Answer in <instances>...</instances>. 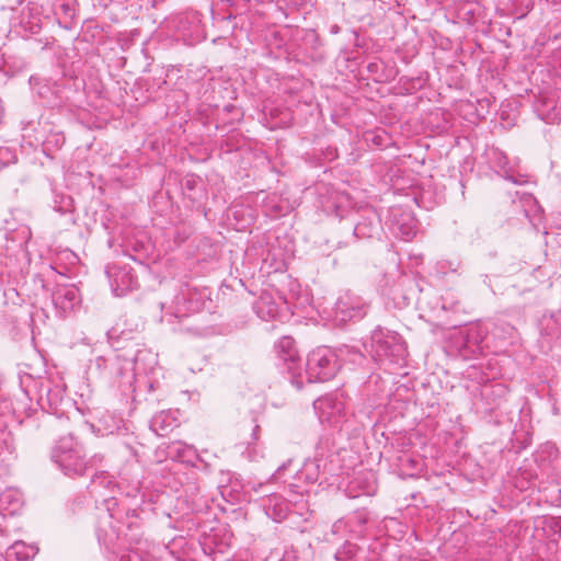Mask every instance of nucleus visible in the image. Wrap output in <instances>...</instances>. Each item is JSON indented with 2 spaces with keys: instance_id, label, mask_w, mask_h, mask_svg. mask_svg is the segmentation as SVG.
Segmentation results:
<instances>
[{
  "instance_id": "nucleus-20",
  "label": "nucleus",
  "mask_w": 561,
  "mask_h": 561,
  "mask_svg": "<svg viewBox=\"0 0 561 561\" xmlns=\"http://www.w3.org/2000/svg\"><path fill=\"white\" fill-rule=\"evenodd\" d=\"M92 482L94 484H100V485H104L107 488L113 484L111 477L104 472L95 474L92 479Z\"/></svg>"
},
{
  "instance_id": "nucleus-5",
  "label": "nucleus",
  "mask_w": 561,
  "mask_h": 561,
  "mask_svg": "<svg viewBox=\"0 0 561 561\" xmlns=\"http://www.w3.org/2000/svg\"><path fill=\"white\" fill-rule=\"evenodd\" d=\"M313 408L321 423H329L333 426H337L345 415L344 402L333 393L314 400Z\"/></svg>"
},
{
  "instance_id": "nucleus-3",
  "label": "nucleus",
  "mask_w": 561,
  "mask_h": 561,
  "mask_svg": "<svg viewBox=\"0 0 561 561\" xmlns=\"http://www.w3.org/2000/svg\"><path fill=\"white\" fill-rule=\"evenodd\" d=\"M53 460L68 476H83L88 468L82 447L72 437H62L51 454Z\"/></svg>"
},
{
  "instance_id": "nucleus-18",
  "label": "nucleus",
  "mask_w": 561,
  "mask_h": 561,
  "mask_svg": "<svg viewBox=\"0 0 561 561\" xmlns=\"http://www.w3.org/2000/svg\"><path fill=\"white\" fill-rule=\"evenodd\" d=\"M145 546H139L121 554L118 561H142Z\"/></svg>"
},
{
  "instance_id": "nucleus-21",
  "label": "nucleus",
  "mask_w": 561,
  "mask_h": 561,
  "mask_svg": "<svg viewBox=\"0 0 561 561\" xmlns=\"http://www.w3.org/2000/svg\"><path fill=\"white\" fill-rule=\"evenodd\" d=\"M428 408H430V412L428 414L426 415L427 417H433L435 416L437 413H439V404L438 402H432L428 404Z\"/></svg>"
},
{
  "instance_id": "nucleus-4",
  "label": "nucleus",
  "mask_w": 561,
  "mask_h": 561,
  "mask_svg": "<svg viewBox=\"0 0 561 561\" xmlns=\"http://www.w3.org/2000/svg\"><path fill=\"white\" fill-rule=\"evenodd\" d=\"M275 352L280 360L287 365V371L290 374V380L297 389H301L304 380L299 367L298 351L295 341L290 336H282L275 343Z\"/></svg>"
},
{
  "instance_id": "nucleus-16",
  "label": "nucleus",
  "mask_w": 561,
  "mask_h": 561,
  "mask_svg": "<svg viewBox=\"0 0 561 561\" xmlns=\"http://www.w3.org/2000/svg\"><path fill=\"white\" fill-rule=\"evenodd\" d=\"M460 267V261L458 259H443L437 261L436 271L439 274H447L449 272H457Z\"/></svg>"
},
{
  "instance_id": "nucleus-10",
  "label": "nucleus",
  "mask_w": 561,
  "mask_h": 561,
  "mask_svg": "<svg viewBox=\"0 0 561 561\" xmlns=\"http://www.w3.org/2000/svg\"><path fill=\"white\" fill-rule=\"evenodd\" d=\"M325 469L327 463L324 459L322 457H314L304 463L299 472L300 479H305L308 483H314L325 472Z\"/></svg>"
},
{
  "instance_id": "nucleus-26",
  "label": "nucleus",
  "mask_w": 561,
  "mask_h": 561,
  "mask_svg": "<svg viewBox=\"0 0 561 561\" xmlns=\"http://www.w3.org/2000/svg\"><path fill=\"white\" fill-rule=\"evenodd\" d=\"M422 186H423V192L425 191V183L423 182L422 183Z\"/></svg>"
},
{
  "instance_id": "nucleus-13",
  "label": "nucleus",
  "mask_w": 561,
  "mask_h": 561,
  "mask_svg": "<svg viewBox=\"0 0 561 561\" xmlns=\"http://www.w3.org/2000/svg\"><path fill=\"white\" fill-rule=\"evenodd\" d=\"M399 460H400V465H399L400 472L403 477H410V478L419 477L421 469L419 467V461L416 459H414L409 454H403Z\"/></svg>"
},
{
  "instance_id": "nucleus-24",
  "label": "nucleus",
  "mask_w": 561,
  "mask_h": 561,
  "mask_svg": "<svg viewBox=\"0 0 561 561\" xmlns=\"http://www.w3.org/2000/svg\"><path fill=\"white\" fill-rule=\"evenodd\" d=\"M363 228H364V225H363V224H358V225L355 227V233H357V234H364V232H363Z\"/></svg>"
},
{
  "instance_id": "nucleus-11",
  "label": "nucleus",
  "mask_w": 561,
  "mask_h": 561,
  "mask_svg": "<svg viewBox=\"0 0 561 561\" xmlns=\"http://www.w3.org/2000/svg\"><path fill=\"white\" fill-rule=\"evenodd\" d=\"M396 226L398 234L405 241H410L417 233V221L410 214H401Z\"/></svg>"
},
{
  "instance_id": "nucleus-8",
  "label": "nucleus",
  "mask_w": 561,
  "mask_h": 561,
  "mask_svg": "<svg viewBox=\"0 0 561 561\" xmlns=\"http://www.w3.org/2000/svg\"><path fill=\"white\" fill-rule=\"evenodd\" d=\"M178 426V420L170 411H161L153 415L150 420V428L158 436H167L173 428Z\"/></svg>"
},
{
  "instance_id": "nucleus-12",
  "label": "nucleus",
  "mask_w": 561,
  "mask_h": 561,
  "mask_svg": "<svg viewBox=\"0 0 561 561\" xmlns=\"http://www.w3.org/2000/svg\"><path fill=\"white\" fill-rule=\"evenodd\" d=\"M135 360L136 355L123 356V359H121V356L117 355L115 360L111 363V368L118 378L126 377L127 381L131 382L134 379L133 362Z\"/></svg>"
},
{
  "instance_id": "nucleus-9",
  "label": "nucleus",
  "mask_w": 561,
  "mask_h": 561,
  "mask_svg": "<svg viewBox=\"0 0 561 561\" xmlns=\"http://www.w3.org/2000/svg\"><path fill=\"white\" fill-rule=\"evenodd\" d=\"M38 552V548L26 545L23 541H15L8 548L5 557L8 561H31Z\"/></svg>"
},
{
  "instance_id": "nucleus-14",
  "label": "nucleus",
  "mask_w": 561,
  "mask_h": 561,
  "mask_svg": "<svg viewBox=\"0 0 561 561\" xmlns=\"http://www.w3.org/2000/svg\"><path fill=\"white\" fill-rule=\"evenodd\" d=\"M255 309L262 319L274 318L277 314V306L268 296H261L255 305Z\"/></svg>"
},
{
  "instance_id": "nucleus-15",
  "label": "nucleus",
  "mask_w": 561,
  "mask_h": 561,
  "mask_svg": "<svg viewBox=\"0 0 561 561\" xmlns=\"http://www.w3.org/2000/svg\"><path fill=\"white\" fill-rule=\"evenodd\" d=\"M181 327L179 331L181 333L192 334L195 336H202L205 333V329L201 325H195V322L193 319H191L188 316H183L180 318Z\"/></svg>"
},
{
  "instance_id": "nucleus-17",
  "label": "nucleus",
  "mask_w": 561,
  "mask_h": 561,
  "mask_svg": "<svg viewBox=\"0 0 561 561\" xmlns=\"http://www.w3.org/2000/svg\"><path fill=\"white\" fill-rule=\"evenodd\" d=\"M199 179L194 176H185L182 182V190L185 195L192 201H195L196 197L194 196L193 192L196 190V187L199 184Z\"/></svg>"
},
{
  "instance_id": "nucleus-6",
  "label": "nucleus",
  "mask_w": 561,
  "mask_h": 561,
  "mask_svg": "<svg viewBox=\"0 0 561 561\" xmlns=\"http://www.w3.org/2000/svg\"><path fill=\"white\" fill-rule=\"evenodd\" d=\"M335 319L340 322L362 319L366 314V305L358 296L345 293L340 296L334 308Z\"/></svg>"
},
{
  "instance_id": "nucleus-23",
  "label": "nucleus",
  "mask_w": 561,
  "mask_h": 561,
  "mask_svg": "<svg viewBox=\"0 0 561 561\" xmlns=\"http://www.w3.org/2000/svg\"><path fill=\"white\" fill-rule=\"evenodd\" d=\"M260 431V425L255 424L254 427H253V433H252V436H253V439L256 440L257 439V433Z\"/></svg>"
},
{
  "instance_id": "nucleus-2",
  "label": "nucleus",
  "mask_w": 561,
  "mask_h": 561,
  "mask_svg": "<svg viewBox=\"0 0 561 561\" xmlns=\"http://www.w3.org/2000/svg\"><path fill=\"white\" fill-rule=\"evenodd\" d=\"M337 355L327 346H320L308 354L306 375L308 382H324L335 377L340 369Z\"/></svg>"
},
{
  "instance_id": "nucleus-25",
  "label": "nucleus",
  "mask_w": 561,
  "mask_h": 561,
  "mask_svg": "<svg viewBox=\"0 0 561 561\" xmlns=\"http://www.w3.org/2000/svg\"><path fill=\"white\" fill-rule=\"evenodd\" d=\"M108 335L111 339H114L115 336H118V330L117 328H113L110 332H108Z\"/></svg>"
},
{
  "instance_id": "nucleus-19",
  "label": "nucleus",
  "mask_w": 561,
  "mask_h": 561,
  "mask_svg": "<svg viewBox=\"0 0 561 561\" xmlns=\"http://www.w3.org/2000/svg\"><path fill=\"white\" fill-rule=\"evenodd\" d=\"M156 547L151 545H145L142 561H162L156 556Z\"/></svg>"
},
{
  "instance_id": "nucleus-7",
  "label": "nucleus",
  "mask_w": 561,
  "mask_h": 561,
  "mask_svg": "<svg viewBox=\"0 0 561 561\" xmlns=\"http://www.w3.org/2000/svg\"><path fill=\"white\" fill-rule=\"evenodd\" d=\"M79 301L78 289L75 286H60L53 294V302L64 316L73 311Z\"/></svg>"
},
{
  "instance_id": "nucleus-1",
  "label": "nucleus",
  "mask_w": 561,
  "mask_h": 561,
  "mask_svg": "<svg viewBox=\"0 0 561 561\" xmlns=\"http://www.w3.org/2000/svg\"><path fill=\"white\" fill-rule=\"evenodd\" d=\"M370 352L376 362L398 364L407 355L405 342L393 331L376 329L370 337Z\"/></svg>"
},
{
  "instance_id": "nucleus-22",
  "label": "nucleus",
  "mask_w": 561,
  "mask_h": 561,
  "mask_svg": "<svg viewBox=\"0 0 561 561\" xmlns=\"http://www.w3.org/2000/svg\"><path fill=\"white\" fill-rule=\"evenodd\" d=\"M505 179L512 181L515 184H523L525 182L523 180H518V179L514 178L513 175H506Z\"/></svg>"
}]
</instances>
